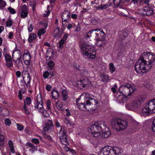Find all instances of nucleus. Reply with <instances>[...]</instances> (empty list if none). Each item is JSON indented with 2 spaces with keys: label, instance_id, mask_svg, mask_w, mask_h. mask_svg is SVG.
<instances>
[{
  "label": "nucleus",
  "instance_id": "obj_1",
  "mask_svg": "<svg viewBox=\"0 0 155 155\" xmlns=\"http://www.w3.org/2000/svg\"><path fill=\"white\" fill-rule=\"evenodd\" d=\"M134 69L138 74L147 73L150 69V67L148 66L147 64H146L143 61L140 57L135 64Z\"/></svg>",
  "mask_w": 155,
  "mask_h": 155
},
{
  "label": "nucleus",
  "instance_id": "obj_2",
  "mask_svg": "<svg viewBox=\"0 0 155 155\" xmlns=\"http://www.w3.org/2000/svg\"><path fill=\"white\" fill-rule=\"evenodd\" d=\"M112 127L117 131H120L126 129L128 126V123L125 120L121 119L114 118L111 122Z\"/></svg>",
  "mask_w": 155,
  "mask_h": 155
},
{
  "label": "nucleus",
  "instance_id": "obj_3",
  "mask_svg": "<svg viewBox=\"0 0 155 155\" xmlns=\"http://www.w3.org/2000/svg\"><path fill=\"white\" fill-rule=\"evenodd\" d=\"M81 51L84 56H86L88 58L94 59L95 57L96 52L93 51L90 46L83 42L81 47Z\"/></svg>",
  "mask_w": 155,
  "mask_h": 155
},
{
  "label": "nucleus",
  "instance_id": "obj_4",
  "mask_svg": "<svg viewBox=\"0 0 155 155\" xmlns=\"http://www.w3.org/2000/svg\"><path fill=\"white\" fill-rule=\"evenodd\" d=\"M120 149L117 147H105L100 152L99 155H118Z\"/></svg>",
  "mask_w": 155,
  "mask_h": 155
},
{
  "label": "nucleus",
  "instance_id": "obj_5",
  "mask_svg": "<svg viewBox=\"0 0 155 155\" xmlns=\"http://www.w3.org/2000/svg\"><path fill=\"white\" fill-rule=\"evenodd\" d=\"M142 112L144 116L155 113V99L148 102L142 109Z\"/></svg>",
  "mask_w": 155,
  "mask_h": 155
},
{
  "label": "nucleus",
  "instance_id": "obj_6",
  "mask_svg": "<svg viewBox=\"0 0 155 155\" xmlns=\"http://www.w3.org/2000/svg\"><path fill=\"white\" fill-rule=\"evenodd\" d=\"M140 57L146 64H147L150 69L153 65L152 63L155 61V55L153 53L147 52L142 54Z\"/></svg>",
  "mask_w": 155,
  "mask_h": 155
},
{
  "label": "nucleus",
  "instance_id": "obj_7",
  "mask_svg": "<svg viewBox=\"0 0 155 155\" xmlns=\"http://www.w3.org/2000/svg\"><path fill=\"white\" fill-rule=\"evenodd\" d=\"M118 91L122 95L126 97L130 95L135 91V89L129 84H127L125 85L121 86L119 89Z\"/></svg>",
  "mask_w": 155,
  "mask_h": 155
},
{
  "label": "nucleus",
  "instance_id": "obj_8",
  "mask_svg": "<svg viewBox=\"0 0 155 155\" xmlns=\"http://www.w3.org/2000/svg\"><path fill=\"white\" fill-rule=\"evenodd\" d=\"M80 99L78 98L76 100L77 104L78 106L79 109L85 111L86 110H87V108H90L88 107V102L90 101L88 100L87 99H86L84 101H82L81 103L79 102Z\"/></svg>",
  "mask_w": 155,
  "mask_h": 155
},
{
  "label": "nucleus",
  "instance_id": "obj_9",
  "mask_svg": "<svg viewBox=\"0 0 155 155\" xmlns=\"http://www.w3.org/2000/svg\"><path fill=\"white\" fill-rule=\"evenodd\" d=\"M126 106L129 110H135L140 106V103L137 100H134L129 105L127 104Z\"/></svg>",
  "mask_w": 155,
  "mask_h": 155
},
{
  "label": "nucleus",
  "instance_id": "obj_10",
  "mask_svg": "<svg viewBox=\"0 0 155 155\" xmlns=\"http://www.w3.org/2000/svg\"><path fill=\"white\" fill-rule=\"evenodd\" d=\"M64 128V127H61L60 132H62V134L61 136L60 137V139L61 143L65 145H66L68 144V141L67 139V137L66 134V132H64V130H62Z\"/></svg>",
  "mask_w": 155,
  "mask_h": 155
},
{
  "label": "nucleus",
  "instance_id": "obj_11",
  "mask_svg": "<svg viewBox=\"0 0 155 155\" xmlns=\"http://www.w3.org/2000/svg\"><path fill=\"white\" fill-rule=\"evenodd\" d=\"M100 122H98L94 123L91 125L90 129L92 132H97L98 131L101 132L102 130L101 124H100Z\"/></svg>",
  "mask_w": 155,
  "mask_h": 155
},
{
  "label": "nucleus",
  "instance_id": "obj_12",
  "mask_svg": "<svg viewBox=\"0 0 155 155\" xmlns=\"http://www.w3.org/2000/svg\"><path fill=\"white\" fill-rule=\"evenodd\" d=\"M88 100H89L90 102H88V105L89 107L90 108H87V110H94L97 107V105L96 104V102L95 100L92 98H89L88 99Z\"/></svg>",
  "mask_w": 155,
  "mask_h": 155
},
{
  "label": "nucleus",
  "instance_id": "obj_13",
  "mask_svg": "<svg viewBox=\"0 0 155 155\" xmlns=\"http://www.w3.org/2000/svg\"><path fill=\"white\" fill-rule=\"evenodd\" d=\"M21 54L20 50L16 49L13 52L12 58L13 60L15 63H16L17 60L21 59Z\"/></svg>",
  "mask_w": 155,
  "mask_h": 155
},
{
  "label": "nucleus",
  "instance_id": "obj_14",
  "mask_svg": "<svg viewBox=\"0 0 155 155\" xmlns=\"http://www.w3.org/2000/svg\"><path fill=\"white\" fill-rule=\"evenodd\" d=\"M141 12H142V14L143 15L150 16L153 14V10L151 7L145 6Z\"/></svg>",
  "mask_w": 155,
  "mask_h": 155
},
{
  "label": "nucleus",
  "instance_id": "obj_15",
  "mask_svg": "<svg viewBox=\"0 0 155 155\" xmlns=\"http://www.w3.org/2000/svg\"><path fill=\"white\" fill-rule=\"evenodd\" d=\"M23 59L26 64H28L30 63L31 57L28 51L26 50L25 51L23 57Z\"/></svg>",
  "mask_w": 155,
  "mask_h": 155
},
{
  "label": "nucleus",
  "instance_id": "obj_16",
  "mask_svg": "<svg viewBox=\"0 0 155 155\" xmlns=\"http://www.w3.org/2000/svg\"><path fill=\"white\" fill-rule=\"evenodd\" d=\"M6 61L5 65L8 67H11L13 66L12 59L11 56L8 54H6L5 56Z\"/></svg>",
  "mask_w": 155,
  "mask_h": 155
},
{
  "label": "nucleus",
  "instance_id": "obj_17",
  "mask_svg": "<svg viewBox=\"0 0 155 155\" xmlns=\"http://www.w3.org/2000/svg\"><path fill=\"white\" fill-rule=\"evenodd\" d=\"M25 76H24L22 75L23 78L24 83L26 84L27 87L28 86L27 84L29 83L31 81L30 76L29 73L27 71L25 72Z\"/></svg>",
  "mask_w": 155,
  "mask_h": 155
},
{
  "label": "nucleus",
  "instance_id": "obj_18",
  "mask_svg": "<svg viewBox=\"0 0 155 155\" xmlns=\"http://www.w3.org/2000/svg\"><path fill=\"white\" fill-rule=\"evenodd\" d=\"M53 126V122L51 120H48L44 125V131H47L50 130Z\"/></svg>",
  "mask_w": 155,
  "mask_h": 155
},
{
  "label": "nucleus",
  "instance_id": "obj_19",
  "mask_svg": "<svg viewBox=\"0 0 155 155\" xmlns=\"http://www.w3.org/2000/svg\"><path fill=\"white\" fill-rule=\"evenodd\" d=\"M83 81L84 88L85 87L87 88L88 87H90L92 86L91 82L89 79L87 78H84L82 79Z\"/></svg>",
  "mask_w": 155,
  "mask_h": 155
},
{
  "label": "nucleus",
  "instance_id": "obj_20",
  "mask_svg": "<svg viewBox=\"0 0 155 155\" xmlns=\"http://www.w3.org/2000/svg\"><path fill=\"white\" fill-rule=\"evenodd\" d=\"M41 101L39 102L38 99H37V105L35 106V108H38L39 107L38 110L40 112H42L44 111L43 107V103L41 99Z\"/></svg>",
  "mask_w": 155,
  "mask_h": 155
},
{
  "label": "nucleus",
  "instance_id": "obj_21",
  "mask_svg": "<svg viewBox=\"0 0 155 155\" xmlns=\"http://www.w3.org/2000/svg\"><path fill=\"white\" fill-rule=\"evenodd\" d=\"M77 69L83 75H87L88 74V71L86 70L84 67H81L79 66V68H77Z\"/></svg>",
  "mask_w": 155,
  "mask_h": 155
},
{
  "label": "nucleus",
  "instance_id": "obj_22",
  "mask_svg": "<svg viewBox=\"0 0 155 155\" xmlns=\"http://www.w3.org/2000/svg\"><path fill=\"white\" fill-rule=\"evenodd\" d=\"M59 94L57 90L53 89L51 92V95L52 98L56 99L59 97Z\"/></svg>",
  "mask_w": 155,
  "mask_h": 155
},
{
  "label": "nucleus",
  "instance_id": "obj_23",
  "mask_svg": "<svg viewBox=\"0 0 155 155\" xmlns=\"http://www.w3.org/2000/svg\"><path fill=\"white\" fill-rule=\"evenodd\" d=\"M70 13L68 11H65L63 12L62 16V18H66V19H69L70 18Z\"/></svg>",
  "mask_w": 155,
  "mask_h": 155
},
{
  "label": "nucleus",
  "instance_id": "obj_24",
  "mask_svg": "<svg viewBox=\"0 0 155 155\" xmlns=\"http://www.w3.org/2000/svg\"><path fill=\"white\" fill-rule=\"evenodd\" d=\"M61 95L63 100L65 101L68 98V93L67 91L64 90L62 91Z\"/></svg>",
  "mask_w": 155,
  "mask_h": 155
},
{
  "label": "nucleus",
  "instance_id": "obj_25",
  "mask_svg": "<svg viewBox=\"0 0 155 155\" xmlns=\"http://www.w3.org/2000/svg\"><path fill=\"white\" fill-rule=\"evenodd\" d=\"M101 78H102L101 80L103 82L107 81H108L109 77L104 73H101L100 75Z\"/></svg>",
  "mask_w": 155,
  "mask_h": 155
},
{
  "label": "nucleus",
  "instance_id": "obj_26",
  "mask_svg": "<svg viewBox=\"0 0 155 155\" xmlns=\"http://www.w3.org/2000/svg\"><path fill=\"white\" fill-rule=\"evenodd\" d=\"M101 132H102V136L103 137L107 138L111 134V132L109 130H107V131H104Z\"/></svg>",
  "mask_w": 155,
  "mask_h": 155
},
{
  "label": "nucleus",
  "instance_id": "obj_27",
  "mask_svg": "<svg viewBox=\"0 0 155 155\" xmlns=\"http://www.w3.org/2000/svg\"><path fill=\"white\" fill-rule=\"evenodd\" d=\"M36 38V35L35 34L31 33L30 34L28 40L29 42L31 43L33 40L35 39Z\"/></svg>",
  "mask_w": 155,
  "mask_h": 155
},
{
  "label": "nucleus",
  "instance_id": "obj_28",
  "mask_svg": "<svg viewBox=\"0 0 155 155\" xmlns=\"http://www.w3.org/2000/svg\"><path fill=\"white\" fill-rule=\"evenodd\" d=\"M60 29L59 28H57L54 31V35L53 36L55 38L60 37L59 34Z\"/></svg>",
  "mask_w": 155,
  "mask_h": 155
},
{
  "label": "nucleus",
  "instance_id": "obj_29",
  "mask_svg": "<svg viewBox=\"0 0 155 155\" xmlns=\"http://www.w3.org/2000/svg\"><path fill=\"white\" fill-rule=\"evenodd\" d=\"M101 123H100V124H101V129L102 130L101 132H103L104 131H107V130H109V128L107 127V125L106 124H104V123L102 122H101Z\"/></svg>",
  "mask_w": 155,
  "mask_h": 155
},
{
  "label": "nucleus",
  "instance_id": "obj_30",
  "mask_svg": "<svg viewBox=\"0 0 155 155\" xmlns=\"http://www.w3.org/2000/svg\"><path fill=\"white\" fill-rule=\"evenodd\" d=\"M0 113L2 116H5L8 114V110L6 109L2 108Z\"/></svg>",
  "mask_w": 155,
  "mask_h": 155
},
{
  "label": "nucleus",
  "instance_id": "obj_31",
  "mask_svg": "<svg viewBox=\"0 0 155 155\" xmlns=\"http://www.w3.org/2000/svg\"><path fill=\"white\" fill-rule=\"evenodd\" d=\"M56 105L59 110L61 111L64 110L63 108L62 107V105L61 104V102L59 101L57 102L56 103Z\"/></svg>",
  "mask_w": 155,
  "mask_h": 155
},
{
  "label": "nucleus",
  "instance_id": "obj_32",
  "mask_svg": "<svg viewBox=\"0 0 155 155\" xmlns=\"http://www.w3.org/2000/svg\"><path fill=\"white\" fill-rule=\"evenodd\" d=\"M8 144L9 147L10 149L11 152L12 153H14L15 152V150L14 147L13 145V143L11 140H10L8 141Z\"/></svg>",
  "mask_w": 155,
  "mask_h": 155
},
{
  "label": "nucleus",
  "instance_id": "obj_33",
  "mask_svg": "<svg viewBox=\"0 0 155 155\" xmlns=\"http://www.w3.org/2000/svg\"><path fill=\"white\" fill-rule=\"evenodd\" d=\"M48 64L49 68H51L49 70L50 72L51 73V71L52 70V69L54 67V66L55 65V63L54 62L52 61H50L48 62Z\"/></svg>",
  "mask_w": 155,
  "mask_h": 155
},
{
  "label": "nucleus",
  "instance_id": "obj_34",
  "mask_svg": "<svg viewBox=\"0 0 155 155\" xmlns=\"http://www.w3.org/2000/svg\"><path fill=\"white\" fill-rule=\"evenodd\" d=\"M45 32V29L43 28L40 29L38 31V35L40 39L41 38V35H43Z\"/></svg>",
  "mask_w": 155,
  "mask_h": 155
},
{
  "label": "nucleus",
  "instance_id": "obj_35",
  "mask_svg": "<svg viewBox=\"0 0 155 155\" xmlns=\"http://www.w3.org/2000/svg\"><path fill=\"white\" fill-rule=\"evenodd\" d=\"M83 80H80L78 81L77 83V86L79 87L80 89H82L84 88L83 83Z\"/></svg>",
  "mask_w": 155,
  "mask_h": 155
},
{
  "label": "nucleus",
  "instance_id": "obj_36",
  "mask_svg": "<svg viewBox=\"0 0 155 155\" xmlns=\"http://www.w3.org/2000/svg\"><path fill=\"white\" fill-rule=\"evenodd\" d=\"M17 66L18 68L21 67L23 65V63L21 60V59L17 60L16 63H15Z\"/></svg>",
  "mask_w": 155,
  "mask_h": 155
},
{
  "label": "nucleus",
  "instance_id": "obj_37",
  "mask_svg": "<svg viewBox=\"0 0 155 155\" xmlns=\"http://www.w3.org/2000/svg\"><path fill=\"white\" fill-rule=\"evenodd\" d=\"M20 8L21 9V12H28L27 7V6L25 5H21L20 7Z\"/></svg>",
  "mask_w": 155,
  "mask_h": 155
},
{
  "label": "nucleus",
  "instance_id": "obj_38",
  "mask_svg": "<svg viewBox=\"0 0 155 155\" xmlns=\"http://www.w3.org/2000/svg\"><path fill=\"white\" fill-rule=\"evenodd\" d=\"M110 70L111 73L114 72L115 70V68L113 64L112 63H111L110 64Z\"/></svg>",
  "mask_w": 155,
  "mask_h": 155
},
{
  "label": "nucleus",
  "instance_id": "obj_39",
  "mask_svg": "<svg viewBox=\"0 0 155 155\" xmlns=\"http://www.w3.org/2000/svg\"><path fill=\"white\" fill-rule=\"evenodd\" d=\"M101 132L98 131L97 132H91L92 135L95 137H97L100 136V133Z\"/></svg>",
  "mask_w": 155,
  "mask_h": 155
},
{
  "label": "nucleus",
  "instance_id": "obj_40",
  "mask_svg": "<svg viewBox=\"0 0 155 155\" xmlns=\"http://www.w3.org/2000/svg\"><path fill=\"white\" fill-rule=\"evenodd\" d=\"M46 105L47 106L48 110H51V102L49 100H47L46 103Z\"/></svg>",
  "mask_w": 155,
  "mask_h": 155
},
{
  "label": "nucleus",
  "instance_id": "obj_41",
  "mask_svg": "<svg viewBox=\"0 0 155 155\" xmlns=\"http://www.w3.org/2000/svg\"><path fill=\"white\" fill-rule=\"evenodd\" d=\"M28 12H21V16L22 18H25L27 16Z\"/></svg>",
  "mask_w": 155,
  "mask_h": 155
},
{
  "label": "nucleus",
  "instance_id": "obj_42",
  "mask_svg": "<svg viewBox=\"0 0 155 155\" xmlns=\"http://www.w3.org/2000/svg\"><path fill=\"white\" fill-rule=\"evenodd\" d=\"M24 109L25 113L26 114H29L30 112L27 109L26 107V102H25L24 103V105L23 107Z\"/></svg>",
  "mask_w": 155,
  "mask_h": 155
},
{
  "label": "nucleus",
  "instance_id": "obj_43",
  "mask_svg": "<svg viewBox=\"0 0 155 155\" xmlns=\"http://www.w3.org/2000/svg\"><path fill=\"white\" fill-rule=\"evenodd\" d=\"M12 23L13 22L12 20H8L6 23V26L8 27H10L12 26Z\"/></svg>",
  "mask_w": 155,
  "mask_h": 155
},
{
  "label": "nucleus",
  "instance_id": "obj_44",
  "mask_svg": "<svg viewBox=\"0 0 155 155\" xmlns=\"http://www.w3.org/2000/svg\"><path fill=\"white\" fill-rule=\"evenodd\" d=\"M6 5V3L4 1L0 3V8L3 9Z\"/></svg>",
  "mask_w": 155,
  "mask_h": 155
},
{
  "label": "nucleus",
  "instance_id": "obj_45",
  "mask_svg": "<svg viewBox=\"0 0 155 155\" xmlns=\"http://www.w3.org/2000/svg\"><path fill=\"white\" fill-rule=\"evenodd\" d=\"M8 9L10 13L12 14H14L15 13V9L11 7H8Z\"/></svg>",
  "mask_w": 155,
  "mask_h": 155
},
{
  "label": "nucleus",
  "instance_id": "obj_46",
  "mask_svg": "<svg viewBox=\"0 0 155 155\" xmlns=\"http://www.w3.org/2000/svg\"><path fill=\"white\" fill-rule=\"evenodd\" d=\"M26 103L27 104L29 105L31 103V99L30 97H27L26 98Z\"/></svg>",
  "mask_w": 155,
  "mask_h": 155
},
{
  "label": "nucleus",
  "instance_id": "obj_47",
  "mask_svg": "<svg viewBox=\"0 0 155 155\" xmlns=\"http://www.w3.org/2000/svg\"><path fill=\"white\" fill-rule=\"evenodd\" d=\"M65 41L62 39H61L59 42V47L62 48L63 47V45L64 42Z\"/></svg>",
  "mask_w": 155,
  "mask_h": 155
},
{
  "label": "nucleus",
  "instance_id": "obj_48",
  "mask_svg": "<svg viewBox=\"0 0 155 155\" xmlns=\"http://www.w3.org/2000/svg\"><path fill=\"white\" fill-rule=\"evenodd\" d=\"M83 95H84V100H86V99H88L89 98H91L89 97V94L88 93H83Z\"/></svg>",
  "mask_w": 155,
  "mask_h": 155
},
{
  "label": "nucleus",
  "instance_id": "obj_49",
  "mask_svg": "<svg viewBox=\"0 0 155 155\" xmlns=\"http://www.w3.org/2000/svg\"><path fill=\"white\" fill-rule=\"evenodd\" d=\"M5 123L6 125L9 126L11 124V121L9 119L7 118L5 120Z\"/></svg>",
  "mask_w": 155,
  "mask_h": 155
},
{
  "label": "nucleus",
  "instance_id": "obj_50",
  "mask_svg": "<svg viewBox=\"0 0 155 155\" xmlns=\"http://www.w3.org/2000/svg\"><path fill=\"white\" fill-rule=\"evenodd\" d=\"M17 129L18 130H22L23 129V126L21 125H20L19 124H17Z\"/></svg>",
  "mask_w": 155,
  "mask_h": 155
},
{
  "label": "nucleus",
  "instance_id": "obj_51",
  "mask_svg": "<svg viewBox=\"0 0 155 155\" xmlns=\"http://www.w3.org/2000/svg\"><path fill=\"white\" fill-rule=\"evenodd\" d=\"M145 98L144 97H141L138 100H137L138 101L139 103H140V105L142 103H143L144 101H145Z\"/></svg>",
  "mask_w": 155,
  "mask_h": 155
},
{
  "label": "nucleus",
  "instance_id": "obj_52",
  "mask_svg": "<svg viewBox=\"0 0 155 155\" xmlns=\"http://www.w3.org/2000/svg\"><path fill=\"white\" fill-rule=\"evenodd\" d=\"M152 130L155 132V118L153 120L152 123Z\"/></svg>",
  "mask_w": 155,
  "mask_h": 155
},
{
  "label": "nucleus",
  "instance_id": "obj_53",
  "mask_svg": "<svg viewBox=\"0 0 155 155\" xmlns=\"http://www.w3.org/2000/svg\"><path fill=\"white\" fill-rule=\"evenodd\" d=\"M49 75V72L47 71H46L43 73V77L45 78H47Z\"/></svg>",
  "mask_w": 155,
  "mask_h": 155
},
{
  "label": "nucleus",
  "instance_id": "obj_54",
  "mask_svg": "<svg viewBox=\"0 0 155 155\" xmlns=\"http://www.w3.org/2000/svg\"><path fill=\"white\" fill-rule=\"evenodd\" d=\"M98 30V29H94V30H91V31H89L88 32L87 34L86 35L87 37V38H89L90 36H89V35H89L91 34V33H92V32L94 31H97Z\"/></svg>",
  "mask_w": 155,
  "mask_h": 155
},
{
  "label": "nucleus",
  "instance_id": "obj_55",
  "mask_svg": "<svg viewBox=\"0 0 155 155\" xmlns=\"http://www.w3.org/2000/svg\"><path fill=\"white\" fill-rule=\"evenodd\" d=\"M31 141L35 144H38V143H39L38 140V139H37L36 138L33 139Z\"/></svg>",
  "mask_w": 155,
  "mask_h": 155
},
{
  "label": "nucleus",
  "instance_id": "obj_56",
  "mask_svg": "<svg viewBox=\"0 0 155 155\" xmlns=\"http://www.w3.org/2000/svg\"><path fill=\"white\" fill-rule=\"evenodd\" d=\"M52 88V86L49 84H47L46 85V89L48 91L51 90V88Z\"/></svg>",
  "mask_w": 155,
  "mask_h": 155
},
{
  "label": "nucleus",
  "instance_id": "obj_57",
  "mask_svg": "<svg viewBox=\"0 0 155 155\" xmlns=\"http://www.w3.org/2000/svg\"><path fill=\"white\" fill-rule=\"evenodd\" d=\"M69 34H65L63 36L62 39L64 41H66L68 37L69 36Z\"/></svg>",
  "mask_w": 155,
  "mask_h": 155
},
{
  "label": "nucleus",
  "instance_id": "obj_58",
  "mask_svg": "<svg viewBox=\"0 0 155 155\" xmlns=\"http://www.w3.org/2000/svg\"><path fill=\"white\" fill-rule=\"evenodd\" d=\"M108 7V5H101V10L105 9L107 8Z\"/></svg>",
  "mask_w": 155,
  "mask_h": 155
},
{
  "label": "nucleus",
  "instance_id": "obj_59",
  "mask_svg": "<svg viewBox=\"0 0 155 155\" xmlns=\"http://www.w3.org/2000/svg\"><path fill=\"white\" fill-rule=\"evenodd\" d=\"M33 28V26L32 24L29 25V27L28 28V30L29 32H31Z\"/></svg>",
  "mask_w": 155,
  "mask_h": 155
},
{
  "label": "nucleus",
  "instance_id": "obj_60",
  "mask_svg": "<svg viewBox=\"0 0 155 155\" xmlns=\"http://www.w3.org/2000/svg\"><path fill=\"white\" fill-rule=\"evenodd\" d=\"M18 97L20 100H21L22 99L21 92L20 90H19L18 91Z\"/></svg>",
  "mask_w": 155,
  "mask_h": 155
},
{
  "label": "nucleus",
  "instance_id": "obj_61",
  "mask_svg": "<svg viewBox=\"0 0 155 155\" xmlns=\"http://www.w3.org/2000/svg\"><path fill=\"white\" fill-rule=\"evenodd\" d=\"M70 148L67 146L64 147L63 149L66 151H69Z\"/></svg>",
  "mask_w": 155,
  "mask_h": 155
},
{
  "label": "nucleus",
  "instance_id": "obj_62",
  "mask_svg": "<svg viewBox=\"0 0 155 155\" xmlns=\"http://www.w3.org/2000/svg\"><path fill=\"white\" fill-rule=\"evenodd\" d=\"M21 73L19 71H18L16 72V75L18 77H19L21 76Z\"/></svg>",
  "mask_w": 155,
  "mask_h": 155
},
{
  "label": "nucleus",
  "instance_id": "obj_63",
  "mask_svg": "<svg viewBox=\"0 0 155 155\" xmlns=\"http://www.w3.org/2000/svg\"><path fill=\"white\" fill-rule=\"evenodd\" d=\"M69 151H70L73 154H75V150L73 149L70 148Z\"/></svg>",
  "mask_w": 155,
  "mask_h": 155
},
{
  "label": "nucleus",
  "instance_id": "obj_64",
  "mask_svg": "<svg viewBox=\"0 0 155 155\" xmlns=\"http://www.w3.org/2000/svg\"><path fill=\"white\" fill-rule=\"evenodd\" d=\"M71 17L72 18L74 19H76L77 18V15L74 14H72L71 15Z\"/></svg>",
  "mask_w": 155,
  "mask_h": 155
}]
</instances>
